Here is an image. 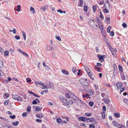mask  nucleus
<instances>
[{"label":"nucleus","instance_id":"1","mask_svg":"<svg viewBox=\"0 0 128 128\" xmlns=\"http://www.w3.org/2000/svg\"><path fill=\"white\" fill-rule=\"evenodd\" d=\"M80 82L82 85L85 86H87L89 84V82L86 79H81Z\"/></svg>","mask_w":128,"mask_h":128},{"label":"nucleus","instance_id":"2","mask_svg":"<svg viewBox=\"0 0 128 128\" xmlns=\"http://www.w3.org/2000/svg\"><path fill=\"white\" fill-rule=\"evenodd\" d=\"M12 96L13 98L15 100L20 101V102H22L23 100V99L22 98L18 96V95L16 94H12Z\"/></svg>","mask_w":128,"mask_h":128},{"label":"nucleus","instance_id":"3","mask_svg":"<svg viewBox=\"0 0 128 128\" xmlns=\"http://www.w3.org/2000/svg\"><path fill=\"white\" fill-rule=\"evenodd\" d=\"M96 22V21L93 20H89V23L92 27L94 28L95 27L94 24Z\"/></svg>","mask_w":128,"mask_h":128},{"label":"nucleus","instance_id":"4","mask_svg":"<svg viewBox=\"0 0 128 128\" xmlns=\"http://www.w3.org/2000/svg\"><path fill=\"white\" fill-rule=\"evenodd\" d=\"M69 94V96H70V98H72L73 99L75 100L76 99V97L72 93H68Z\"/></svg>","mask_w":128,"mask_h":128},{"label":"nucleus","instance_id":"5","mask_svg":"<svg viewBox=\"0 0 128 128\" xmlns=\"http://www.w3.org/2000/svg\"><path fill=\"white\" fill-rule=\"evenodd\" d=\"M122 83L119 82H118L116 84V86L118 89H120L122 86Z\"/></svg>","mask_w":128,"mask_h":128},{"label":"nucleus","instance_id":"6","mask_svg":"<svg viewBox=\"0 0 128 128\" xmlns=\"http://www.w3.org/2000/svg\"><path fill=\"white\" fill-rule=\"evenodd\" d=\"M120 74L122 79L123 80H125L126 79V78L123 72H120Z\"/></svg>","mask_w":128,"mask_h":128},{"label":"nucleus","instance_id":"7","mask_svg":"<svg viewBox=\"0 0 128 128\" xmlns=\"http://www.w3.org/2000/svg\"><path fill=\"white\" fill-rule=\"evenodd\" d=\"M48 7V5H46L43 7H41L40 8V10H42L43 11L47 9Z\"/></svg>","mask_w":128,"mask_h":128},{"label":"nucleus","instance_id":"8","mask_svg":"<svg viewBox=\"0 0 128 128\" xmlns=\"http://www.w3.org/2000/svg\"><path fill=\"white\" fill-rule=\"evenodd\" d=\"M3 127L4 128H12V126L8 124H6L5 125H3Z\"/></svg>","mask_w":128,"mask_h":128},{"label":"nucleus","instance_id":"9","mask_svg":"<svg viewBox=\"0 0 128 128\" xmlns=\"http://www.w3.org/2000/svg\"><path fill=\"white\" fill-rule=\"evenodd\" d=\"M78 120L80 121H84L85 120V118L83 117H80L78 118Z\"/></svg>","mask_w":128,"mask_h":128},{"label":"nucleus","instance_id":"10","mask_svg":"<svg viewBox=\"0 0 128 128\" xmlns=\"http://www.w3.org/2000/svg\"><path fill=\"white\" fill-rule=\"evenodd\" d=\"M62 72L64 74L66 75H68L69 74L68 72L64 70H62Z\"/></svg>","mask_w":128,"mask_h":128},{"label":"nucleus","instance_id":"11","mask_svg":"<svg viewBox=\"0 0 128 128\" xmlns=\"http://www.w3.org/2000/svg\"><path fill=\"white\" fill-rule=\"evenodd\" d=\"M36 116L37 117L41 118L43 117V114H42L40 113L37 114L36 115Z\"/></svg>","mask_w":128,"mask_h":128},{"label":"nucleus","instance_id":"12","mask_svg":"<svg viewBox=\"0 0 128 128\" xmlns=\"http://www.w3.org/2000/svg\"><path fill=\"white\" fill-rule=\"evenodd\" d=\"M49 86H48L49 89L52 88L54 86L53 84L51 82L49 83Z\"/></svg>","mask_w":128,"mask_h":128},{"label":"nucleus","instance_id":"13","mask_svg":"<svg viewBox=\"0 0 128 128\" xmlns=\"http://www.w3.org/2000/svg\"><path fill=\"white\" fill-rule=\"evenodd\" d=\"M112 123L114 126H116L117 127H118L119 126V124L117 123L116 121H113L112 122Z\"/></svg>","mask_w":128,"mask_h":128},{"label":"nucleus","instance_id":"14","mask_svg":"<svg viewBox=\"0 0 128 128\" xmlns=\"http://www.w3.org/2000/svg\"><path fill=\"white\" fill-rule=\"evenodd\" d=\"M84 68L87 73L90 72L88 67L87 66H84Z\"/></svg>","mask_w":128,"mask_h":128},{"label":"nucleus","instance_id":"15","mask_svg":"<svg viewBox=\"0 0 128 128\" xmlns=\"http://www.w3.org/2000/svg\"><path fill=\"white\" fill-rule=\"evenodd\" d=\"M83 4V0H80V4L78 6L80 7L82 6Z\"/></svg>","mask_w":128,"mask_h":128},{"label":"nucleus","instance_id":"16","mask_svg":"<svg viewBox=\"0 0 128 128\" xmlns=\"http://www.w3.org/2000/svg\"><path fill=\"white\" fill-rule=\"evenodd\" d=\"M72 71L74 74L76 73L77 72V71L76 70V68L75 67H73L72 68Z\"/></svg>","mask_w":128,"mask_h":128},{"label":"nucleus","instance_id":"17","mask_svg":"<svg viewBox=\"0 0 128 128\" xmlns=\"http://www.w3.org/2000/svg\"><path fill=\"white\" fill-rule=\"evenodd\" d=\"M19 122L18 121H16L15 122H13L12 123V124L14 126H17L19 124Z\"/></svg>","mask_w":128,"mask_h":128},{"label":"nucleus","instance_id":"18","mask_svg":"<svg viewBox=\"0 0 128 128\" xmlns=\"http://www.w3.org/2000/svg\"><path fill=\"white\" fill-rule=\"evenodd\" d=\"M97 7V5L94 6H92V8L94 12H95L96 11V10Z\"/></svg>","mask_w":128,"mask_h":128},{"label":"nucleus","instance_id":"19","mask_svg":"<svg viewBox=\"0 0 128 128\" xmlns=\"http://www.w3.org/2000/svg\"><path fill=\"white\" fill-rule=\"evenodd\" d=\"M30 10L32 11V12L34 14H35L36 12L34 8L32 7H31L30 8Z\"/></svg>","mask_w":128,"mask_h":128},{"label":"nucleus","instance_id":"20","mask_svg":"<svg viewBox=\"0 0 128 128\" xmlns=\"http://www.w3.org/2000/svg\"><path fill=\"white\" fill-rule=\"evenodd\" d=\"M114 116L116 118H119L120 116V114L118 113H115L114 114Z\"/></svg>","mask_w":128,"mask_h":128},{"label":"nucleus","instance_id":"21","mask_svg":"<svg viewBox=\"0 0 128 128\" xmlns=\"http://www.w3.org/2000/svg\"><path fill=\"white\" fill-rule=\"evenodd\" d=\"M42 109V108L38 106L36 107V111H38L41 110Z\"/></svg>","mask_w":128,"mask_h":128},{"label":"nucleus","instance_id":"22","mask_svg":"<svg viewBox=\"0 0 128 128\" xmlns=\"http://www.w3.org/2000/svg\"><path fill=\"white\" fill-rule=\"evenodd\" d=\"M102 118L104 119L105 117V113L104 112H102Z\"/></svg>","mask_w":128,"mask_h":128},{"label":"nucleus","instance_id":"23","mask_svg":"<svg viewBox=\"0 0 128 128\" xmlns=\"http://www.w3.org/2000/svg\"><path fill=\"white\" fill-rule=\"evenodd\" d=\"M22 34L23 36L24 39L25 40L26 39V33L24 32L23 31L22 32Z\"/></svg>","mask_w":128,"mask_h":128},{"label":"nucleus","instance_id":"24","mask_svg":"<svg viewBox=\"0 0 128 128\" xmlns=\"http://www.w3.org/2000/svg\"><path fill=\"white\" fill-rule=\"evenodd\" d=\"M106 23L108 24H110V18L108 17L106 18Z\"/></svg>","mask_w":128,"mask_h":128},{"label":"nucleus","instance_id":"25","mask_svg":"<svg viewBox=\"0 0 128 128\" xmlns=\"http://www.w3.org/2000/svg\"><path fill=\"white\" fill-rule=\"evenodd\" d=\"M90 77L92 79V80H94V78H92V73L90 72H89L88 73H87Z\"/></svg>","mask_w":128,"mask_h":128},{"label":"nucleus","instance_id":"26","mask_svg":"<svg viewBox=\"0 0 128 128\" xmlns=\"http://www.w3.org/2000/svg\"><path fill=\"white\" fill-rule=\"evenodd\" d=\"M34 82H35V83L36 85H37L38 84H39L40 85L42 86V84H43V83H42V82H38V81H35Z\"/></svg>","mask_w":128,"mask_h":128},{"label":"nucleus","instance_id":"27","mask_svg":"<svg viewBox=\"0 0 128 128\" xmlns=\"http://www.w3.org/2000/svg\"><path fill=\"white\" fill-rule=\"evenodd\" d=\"M98 57L99 58L100 60H102V61H103L104 60V58L102 56H98ZM101 61H102V60Z\"/></svg>","mask_w":128,"mask_h":128},{"label":"nucleus","instance_id":"28","mask_svg":"<svg viewBox=\"0 0 128 128\" xmlns=\"http://www.w3.org/2000/svg\"><path fill=\"white\" fill-rule=\"evenodd\" d=\"M31 106H28L27 108V111L29 113H30V108Z\"/></svg>","mask_w":128,"mask_h":128},{"label":"nucleus","instance_id":"29","mask_svg":"<svg viewBox=\"0 0 128 128\" xmlns=\"http://www.w3.org/2000/svg\"><path fill=\"white\" fill-rule=\"evenodd\" d=\"M96 120L93 118H90V120L89 121L90 122H94L95 120Z\"/></svg>","mask_w":128,"mask_h":128},{"label":"nucleus","instance_id":"30","mask_svg":"<svg viewBox=\"0 0 128 128\" xmlns=\"http://www.w3.org/2000/svg\"><path fill=\"white\" fill-rule=\"evenodd\" d=\"M103 11L104 12L106 13H108L109 12L108 10H107V9L106 8L105 9H104L103 10Z\"/></svg>","mask_w":128,"mask_h":128},{"label":"nucleus","instance_id":"31","mask_svg":"<svg viewBox=\"0 0 128 128\" xmlns=\"http://www.w3.org/2000/svg\"><path fill=\"white\" fill-rule=\"evenodd\" d=\"M4 56H6L8 55L9 54L7 50H6L4 52Z\"/></svg>","mask_w":128,"mask_h":128},{"label":"nucleus","instance_id":"32","mask_svg":"<svg viewBox=\"0 0 128 128\" xmlns=\"http://www.w3.org/2000/svg\"><path fill=\"white\" fill-rule=\"evenodd\" d=\"M42 86L44 87V88H42V89H49L48 88V86H45L44 84L43 83V84H42Z\"/></svg>","mask_w":128,"mask_h":128},{"label":"nucleus","instance_id":"33","mask_svg":"<svg viewBox=\"0 0 128 128\" xmlns=\"http://www.w3.org/2000/svg\"><path fill=\"white\" fill-rule=\"evenodd\" d=\"M111 28V27L110 26H109L108 27L107 29V32H110Z\"/></svg>","mask_w":128,"mask_h":128},{"label":"nucleus","instance_id":"34","mask_svg":"<svg viewBox=\"0 0 128 128\" xmlns=\"http://www.w3.org/2000/svg\"><path fill=\"white\" fill-rule=\"evenodd\" d=\"M28 114L27 112H24L22 114V116L24 117H26L28 116Z\"/></svg>","mask_w":128,"mask_h":128},{"label":"nucleus","instance_id":"35","mask_svg":"<svg viewBox=\"0 0 128 128\" xmlns=\"http://www.w3.org/2000/svg\"><path fill=\"white\" fill-rule=\"evenodd\" d=\"M51 46H49L47 47L46 48V50H51Z\"/></svg>","mask_w":128,"mask_h":128},{"label":"nucleus","instance_id":"36","mask_svg":"<svg viewBox=\"0 0 128 128\" xmlns=\"http://www.w3.org/2000/svg\"><path fill=\"white\" fill-rule=\"evenodd\" d=\"M3 62L0 60V68H2L3 66Z\"/></svg>","mask_w":128,"mask_h":128},{"label":"nucleus","instance_id":"37","mask_svg":"<svg viewBox=\"0 0 128 128\" xmlns=\"http://www.w3.org/2000/svg\"><path fill=\"white\" fill-rule=\"evenodd\" d=\"M89 104L90 106H92L94 105V102H89Z\"/></svg>","mask_w":128,"mask_h":128},{"label":"nucleus","instance_id":"38","mask_svg":"<svg viewBox=\"0 0 128 128\" xmlns=\"http://www.w3.org/2000/svg\"><path fill=\"white\" fill-rule=\"evenodd\" d=\"M56 121L57 122L60 124L61 121V119L60 118H58L57 119Z\"/></svg>","mask_w":128,"mask_h":128},{"label":"nucleus","instance_id":"39","mask_svg":"<svg viewBox=\"0 0 128 128\" xmlns=\"http://www.w3.org/2000/svg\"><path fill=\"white\" fill-rule=\"evenodd\" d=\"M124 101L125 103L128 105V100L125 98L124 99Z\"/></svg>","mask_w":128,"mask_h":128},{"label":"nucleus","instance_id":"40","mask_svg":"<svg viewBox=\"0 0 128 128\" xmlns=\"http://www.w3.org/2000/svg\"><path fill=\"white\" fill-rule=\"evenodd\" d=\"M122 25L123 27L124 28H126L127 27V25L125 23H123Z\"/></svg>","mask_w":128,"mask_h":128},{"label":"nucleus","instance_id":"41","mask_svg":"<svg viewBox=\"0 0 128 128\" xmlns=\"http://www.w3.org/2000/svg\"><path fill=\"white\" fill-rule=\"evenodd\" d=\"M56 39L59 41L61 40V38L59 36H56Z\"/></svg>","mask_w":128,"mask_h":128},{"label":"nucleus","instance_id":"42","mask_svg":"<svg viewBox=\"0 0 128 128\" xmlns=\"http://www.w3.org/2000/svg\"><path fill=\"white\" fill-rule=\"evenodd\" d=\"M8 102V101L7 100H6L4 102V104L5 105H7Z\"/></svg>","mask_w":128,"mask_h":128},{"label":"nucleus","instance_id":"43","mask_svg":"<svg viewBox=\"0 0 128 128\" xmlns=\"http://www.w3.org/2000/svg\"><path fill=\"white\" fill-rule=\"evenodd\" d=\"M84 9L86 12L88 10L87 7L86 6H84Z\"/></svg>","mask_w":128,"mask_h":128},{"label":"nucleus","instance_id":"44","mask_svg":"<svg viewBox=\"0 0 128 128\" xmlns=\"http://www.w3.org/2000/svg\"><path fill=\"white\" fill-rule=\"evenodd\" d=\"M0 119H1L2 120L7 121L8 120L7 119H6V118H3V117H1L0 116Z\"/></svg>","mask_w":128,"mask_h":128},{"label":"nucleus","instance_id":"45","mask_svg":"<svg viewBox=\"0 0 128 128\" xmlns=\"http://www.w3.org/2000/svg\"><path fill=\"white\" fill-rule=\"evenodd\" d=\"M26 81L28 82H30L31 81V80L30 79H29L28 78H27L26 79Z\"/></svg>","mask_w":128,"mask_h":128},{"label":"nucleus","instance_id":"46","mask_svg":"<svg viewBox=\"0 0 128 128\" xmlns=\"http://www.w3.org/2000/svg\"><path fill=\"white\" fill-rule=\"evenodd\" d=\"M52 56L54 58H55L56 57V53L55 52H52Z\"/></svg>","mask_w":128,"mask_h":128},{"label":"nucleus","instance_id":"47","mask_svg":"<svg viewBox=\"0 0 128 128\" xmlns=\"http://www.w3.org/2000/svg\"><path fill=\"white\" fill-rule=\"evenodd\" d=\"M10 117L11 118L14 119L15 118L16 116L15 115H14L12 116H10Z\"/></svg>","mask_w":128,"mask_h":128},{"label":"nucleus","instance_id":"48","mask_svg":"<svg viewBox=\"0 0 128 128\" xmlns=\"http://www.w3.org/2000/svg\"><path fill=\"white\" fill-rule=\"evenodd\" d=\"M15 38L17 40H19L20 39V37L18 36H15Z\"/></svg>","mask_w":128,"mask_h":128},{"label":"nucleus","instance_id":"49","mask_svg":"<svg viewBox=\"0 0 128 128\" xmlns=\"http://www.w3.org/2000/svg\"><path fill=\"white\" fill-rule=\"evenodd\" d=\"M4 74L2 71L1 70H0V76H3Z\"/></svg>","mask_w":128,"mask_h":128},{"label":"nucleus","instance_id":"50","mask_svg":"<svg viewBox=\"0 0 128 128\" xmlns=\"http://www.w3.org/2000/svg\"><path fill=\"white\" fill-rule=\"evenodd\" d=\"M110 35L111 36H114V32L112 31H111L110 33Z\"/></svg>","mask_w":128,"mask_h":128},{"label":"nucleus","instance_id":"51","mask_svg":"<svg viewBox=\"0 0 128 128\" xmlns=\"http://www.w3.org/2000/svg\"><path fill=\"white\" fill-rule=\"evenodd\" d=\"M69 103L71 104H73V101L72 100H70L68 101Z\"/></svg>","mask_w":128,"mask_h":128},{"label":"nucleus","instance_id":"52","mask_svg":"<svg viewBox=\"0 0 128 128\" xmlns=\"http://www.w3.org/2000/svg\"><path fill=\"white\" fill-rule=\"evenodd\" d=\"M89 127L90 128H95L93 124L90 125Z\"/></svg>","mask_w":128,"mask_h":128},{"label":"nucleus","instance_id":"53","mask_svg":"<svg viewBox=\"0 0 128 128\" xmlns=\"http://www.w3.org/2000/svg\"><path fill=\"white\" fill-rule=\"evenodd\" d=\"M37 102L36 101V100H34L32 102V103L34 104H37Z\"/></svg>","mask_w":128,"mask_h":128},{"label":"nucleus","instance_id":"54","mask_svg":"<svg viewBox=\"0 0 128 128\" xmlns=\"http://www.w3.org/2000/svg\"><path fill=\"white\" fill-rule=\"evenodd\" d=\"M85 114L87 116H90L91 115L90 113H86Z\"/></svg>","mask_w":128,"mask_h":128},{"label":"nucleus","instance_id":"55","mask_svg":"<svg viewBox=\"0 0 128 128\" xmlns=\"http://www.w3.org/2000/svg\"><path fill=\"white\" fill-rule=\"evenodd\" d=\"M119 69L120 71L122 72V66H120V65L118 66Z\"/></svg>","mask_w":128,"mask_h":128},{"label":"nucleus","instance_id":"56","mask_svg":"<svg viewBox=\"0 0 128 128\" xmlns=\"http://www.w3.org/2000/svg\"><path fill=\"white\" fill-rule=\"evenodd\" d=\"M36 121L38 122H42L41 120L39 119H36Z\"/></svg>","mask_w":128,"mask_h":128},{"label":"nucleus","instance_id":"57","mask_svg":"<svg viewBox=\"0 0 128 128\" xmlns=\"http://www.w3.org/2000/svg\"><path fill=\"white\" fill-rule=\"evenodd\" d=\"M94 86L96 90H97L98 88V86L96 84H94Z\"/></svg>","mask_w":128,"mask_h":128},{"label":"nucleus","instance_id":"58","mask_svg":"<svg viewBox=\"0 0 128 128\" xmlns=\"http://www.w3.org/2000/svg\"><path fill=\"white\" fill-rule=\"evenodd\" d=\"M104 86H109L110 87H111V86L108 84H107L106 83H104Z\"/></svg>","mask_w":128,"mask_h":128},{"label":"nucleus","instance_id":"59","mask_svg":"<svg viewBox=\"0 0 128 128\" xmlns=\"http://www.w3.org/2000/svg\"><path fill=\"white\" fill-rule=\"evenodd\" d=\"M57 11L58 12H59L61 14L62 13V10H61L60 9L58 10Z\"/></svg>","mask_w":128,"mask_h":128},{"label":"nucleus","instance_id":"60","mask_svg":"<svg viewBox=\"0 0 128 128\" xmlns=\"http://www.w3.org/2000/svg\"><path fill=\"white\" fill-rule=\"evenodd\" d=\"M12 31H13V33L14 34H15L16 32V29L14 28L13 30Z\"/></svg>","mask_w":128,"mask_h":128},{"label":"nucleus","instance_id":"61","mask_svg":"<svg viewBox=\"0 0 128 128\" xmlns=\"http://www.w3.org/2000/svg\"><path fill=\"white\" fill-rule=\"evenodd\" d=\"M4 94L5 96L6 97H8L9 96V95L7 93H6V94Z\"/></svg>","mask_w":128,"mask_h":128},{"label":"nucleus","instance_id":"62","mask_svg":"<svg viewBox=\"0 0 128 128\" xmlns=\"http://www.w3.org/2000/svg\"><path fill=\"white\" fill-rule=\"evenodd\" d=\"M97 65L98 66H102V64H100V63L98 62L97 63Z\"/></svg>","mask_w":128,"mask_h":128},{"label":"nucleus","instance_id":"63","mask_svg":"<svg viewBox=\"0 0 128 128\" xmlns=\"http://www.w3.org/2000/svg\"><path fill=\"white\" fill-rule=\"evenodd\" d=\"M28 92L29 93L31 94H33V95H34V93H33L32 92H31V91H28Z\"/></svg>","mask_w":128,"mask_h":128},{"label":"nucleus","instance_id":"64","mask_svg":"<svg viewBox=\"0 0 128 128\" xmlns=\"http://www.w3.org/2000/svg\"><path fill=\"white\" fill-rule=\"evenodd\" d=\"M66 97L67 98H70V96H69V94L68 93V94H67L66 95Z\"/></svg>","mask_w":128,"mask_h":128}]
</instances>
